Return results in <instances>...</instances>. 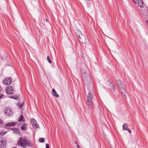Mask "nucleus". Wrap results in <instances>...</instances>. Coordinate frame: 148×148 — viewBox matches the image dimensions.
<instances>
[{
  "mask_svg": "<svg viewBox=\"0 0 148 148\" xmlns=\"http://www.w3.org/2000/svg\"><path fill=\"white\" fill-rule=\"evenodd\" d=\"M17 145L21 146L23 148H26L27 145L29 147H32L33 146V143L28 140L26 138H23L20 137L19 140L17 141Z\"/></svg>",
  "mask_w": 148,
  "mask_h": 148,
  "instance_id": "nucleus-1",
  "label": "nucleus"
},
{
  "mask_svg": "<svg viewBox=\"0 0 148 148\" xmlns=\"http://www.w3.org/2000/svg\"><path fill=\"white\" fill-rule=\"evenodd\" d=\"M116 83L119 88L121 89L120 92L121 97L124 100H125L127 99V96L126 94V91L124 88V86L123 83L120 80H117L116 81Z\"/></svg>",
  "mask_w": 148,
  "mask_h": 148,
  "instance_id": "nucleus-2",
  "label": "nucleus"
},
{
  "mask_svg": "<svg viewBox=\"0 0 148 148\" xmlns=\"http://www.w3.org/2000/svg\"><path fill=\"white\" fill-rule=\"evenodd\" d=\"M76 34L77 36L79 41L84 43H86V36L84 35L79 30H77Z\"/></svg>",
  "mask_w": 148,
  "mask_h": 148,
  "instance_id": "nucleus-3",
  "label": "nucleus"
},
{
  "mask_svg": "<svg viewBox=\"0 0 148 148\" xmlns=\"http://www.w3.org/2000/svg\"><path fill=\"white\" fill-rule=\"evenodd\" d=\"M7 142L5 139L2 138L0 139V148H5Z\"/></svg>",
  "mask_w": 148,
  "mask_h": 148,
  "instance_id": "nucleus-4",
  "label": "nucleus"
},
{
  "mask_svg": "<svg viewBox=\"0 0 148 148\" xmlns=\"http://www.w3.org/2000/svg\"><path fill=\"white\" fill-rule=\"evenodd\" d=\"M4 112L5 114L7 116H10L13 114L11 109L9 107H6L5 108Z\"/></svg>",
  "mask_w": 148,
  "mask_h": 148,
  "instance_id": "nucleus-5",
  "label": "nucleus"
},
{
  "mask_svg": "<svg viewBox=\"0 0 148 148\" xmlns=\"http://www.w3.org/2000/svg\"><path fill=\"white\" fill-rule=\"evenodd\" d=\"M12 82V79L10 77L5 78L3 81V83L5 84L8 85H10Z\"/></svg>",
  "mask_w": 148,
  "mask_h": 148,
  "instance_id": "nucleus-6",
  "label": "nucleus"
},
{
  "mask_svg": "<svg viewBox=\"0 0 148 148\" xmlns=\"http://www.w3.org/2000/svg\"><path fill=\"white\" fill-rule=\"evenodd\" d=\"M6 93L9 95H11L13 94L14 92V90L13 88L11 86H9L7 87L6 88Z\"/></svg>",
  "mask_w": 148,
  "mask_h": 148,
  "instance_id": "nucleus-7",
  "label": "nucleus"
},
{
  "mask_svg": "<svg viewBox=\"0 0 148 148\" xmlns=\"http://www.w3.org/2000/svg\"><path fill=\"white\" fill-rule=\"evenodd\" d=\"M31 122L33 125L34 128L36 129L38 128L39 125L37 123L36 121L34 119H31Z\"/></svg>",
  "mask_w": 148,
  "mask_h": 148,
  "instance_id": "nucleus-8",
  "label": "nucleus"
},
{
  "mask_svg": "<svg viewBox=\"0 0 148 148\" xmlns=\"http://www.w3.org/2000/svg\"><path fill=\"white\" fill-rule=\"evenodd\" d=\"M94 98L93 93L92 91H90L88 93L87 96V100L92 101Z\"/></svg>",
  "mask_w": 148,
  "mask_h": 148,
  "instance_id": "nucleus-9",
  "label": "nucleus"
},
{
  "mask_svg": "<svg viewBox=\"0 0 148 148\" xmlns=\"http://www.w3.org/2000/svg\"><path fill=\"white\" fill-rule=\"evenodd\" d=\"M122 127H123V130H127L130 133H131V131L128 128V125L127 123H125L123 125Z\"/></svg>",
  "mask_w": 148,
  "mask_h": 148,
  "instance_id": "nucleus-10",
  "label": "nucleus"
},
{
  "mask_svg": "<svg viewBox=\"0 0 148 148\" xmlns=\"http://www.w3.org/2000/svg\"><path fill=\"white\" fill-rule=\"evenodd\" d=\"M92 101L87 100V103L88 105V108L90 109L92 108L93 106V104L92 103Z\"/></svg>",
  "mask_w": 148,
  "mask_h": 148,
  "instance_id": "nucleus-11",
  "label": "nucleus"
},
{
  "mask_svg": "<svg viewBox=\"0 0 148 148\" xmlns=\"http://www.w3.org/2000/svg\"><path fill=\"white\" fill-rule=\"evenodd\" d=\"M16 123L15 122H11L9 123H6L5 125V126H14L16 124Z\"/></svg>",
  "mask_w": 148,
  "mask_h": 148,
  "instance_id": "nucleus-12",
  "label": "nucleus"
},
{
  "mask_svg": "<svg viewBox=\"0 0 148 148\" xmlns=\"http://www.w3.org/2000/svg\"><path fill=\"white\" fill-rule=\"evenodd\" d=\"M52 91L53 94L54 96L56 97L57 98H58L59 97V95L57 94L55 89H52Z\"/></svg>",
  "mask_w": 148,
  "mask_h": 148,
  "instance_id": "nucleus-13",
  "label": "nucleus"
},
{
  "mask_svg": "<svg viewBox=\"0 0 148 148\" xmlns=\"http://www.w3.org/2000/svg\"><path fill=\"white\" fill-rule=\"evenodd\" d=\"M27 128V125L25 123H23L21 127V129L23 130H25Z\"/></svg>",
  "mask_w": 148,
  "mask_h": 148,
  "instance_id": "nucleus-14",
  "label": "nucleus"
},
{
  "mask_svg": "<svg viewBox=\"0 0 148 148\" xmlns=\"http://www.w3.org/2000/svg\"><path fill=\"white\" fill-rule=\"evenodd\" d=\"M138 4L140 7H143V0H138Z\"/></svg>",
  "mask_w": 148,
  "mask_h": 148,
  "instance_id": "nucleus-15",
  "label": "nucleus"
},
{
  "mask_svg": "<svg viewBox=\"0 0 148 148\" xmlns=\"http://www.w3.org/2000/svg\"><path fill=\"white\" fill-rule=\"evenodd\" d=\"M18 121L20 122H23L24 121L23 119V116L22 115H21L20 117H19Z\"/></svg>",
  "mask_w": 148,
  "mask_h": 148,
  "instance_id": "nucleus-16",
  "label": "nucleus"
},
{
  "mask_svg": "<svg viewBox=\"0 0 148 148\" xmlns=\"http://www.w3.org/2000/svg\"><path fill=\"white\" fill-rule=\"evenodd\" d=\"M10 97L16 100H18L19 99L18 96L17 95H12Z\"/></svg>",
  "mask_w": 148,
  "mask_h": 148,
  "instance_id": "nucleus-17",
  "label": "nucleus"
},
{
  "mask_svg": "<svg viewBox=\"0 0 148 148\" xmlns=\"http://www.w3.org/2000/svg\"><path fill=\"white\" fill-rule=\"evenodd\" d=\"M39 141L41 143H44L45 141V139L43 138H40L39 139Z\"/></svg>",
  "mask_w": 148,
  "mask_h": 148,
  "instance_id": "nucleus-18",
  "label": "nucleus"
},
{
  "mask_svg": "<svg viewBox=\"0 0 148 148\" xmlns=\"http://www.w3.org/2000/svg\"><path fill=\"white\" fill-rule=\"evenodd\" d=\"M47 59L48 62L50 63H52L50 59V58L49 56H48L47 57Z\"/></svg>",
  "mask_w": 148,
  "mask_h": 148,
  "instance_id": "nucleus-19",
  "label": "nucleus"
},
{
  "mask_svg": "<svg viewBox=\"0 0 148 148\" xmlns=\"http://www.w3.org/2000/svg\"><path fill=\"white\" fill-rule=\"evenodd\" d=\"M2 90V88L0 86V92ZM3 96V95L2 94H0V99Z\"/></svg>",
  "mask_w": 148,
  "mask_h": 148,
  "instance_id": "nucleus-20",
  "label": "nucleus"
},
{
  "mask_svg": "<svg viewBox=\"0 0 148 148\" xmlns=\"http://www.w3.org/2000/svg\"><path fill=\"white\" fill-rule=\"evenodd\" d=\"M115 88H114V86H113V88H112L111 89V91L112 92H114L115 91Z\"/></svg>",
  "mask_w": 148,
  "mask_h": 148,
  "instance_id": "nucleus-21",
  "label": "nucleus"
},
{
  "mask_svg": "<svg viewBox=\"0 0 148 148\" xmlns=\"http://www.w3.org/2000/svg\"><path fill=\"white\" fill-rule=\"evenodd\" d=\"M12 130L14 131V132H16L17 131V129L15 128H13L12 129Z\"/></svg>",
  "mask_w": 148,
  "mask_h": 148,
  "instance_id": "nucleus-22",
  "label": "nucleus"
},
{
  "mask_svg": "<svg viewBox=\"0 0 148 148\" xmlns=\"http://www.w3.org/2000/svg\"><path fill=\"white\" fill-rule=\"evenodd\" d=\"M46 148H49V145L48 144H46Z\"/></svg>",
  "mask_w": 148,
  "mask_h": 148,
  "instance_id": "nucleus-23",
  "label": "nucleus"
},
{
  "mask_svg": "<svg viewBox=\"0 0 148 148\" xmlns=\"http://www.w3.org/2000/svg\"><path fill=\"white\" fill-rule=\"evenodd\" d=\"M23 105V103L21 105H20V107H19L20 108H21L22 107Z\"/></svg>",
  "mask_w": 148,
  "mask_h": 148,
  "instance_id": "nucleus-24",
  "label": "nucleus"
},
{
  "mask_svg": "<svg viewBox=\"0 0 148 148\" xmlns=\"http://www.w3.org/2000/svg\"><path fill=\"white\" fill-rule=\"evenodd\" d=\"M3 122L2 121V120L0 119V124H2Z\"/></svg>",
  "mask_w": 148,
  "mask_h": 148,
  "instance_id": "nucleus-25",
  "label": "nucleus"
},
{
  "mask_svg": "<svg viewBox=\"0 0 148 148\" xmlns=\"http://www.w3.org/2000/svg\"><path fill=\"white\" fill-rule=\"evenodd\" d=\"M146 23L148 25V20L146 21Z\"/></svg>",
  "mask_w": 148,
  "mask_h": 148,
  "instance_id": "nucleus-26",
  "label": "nucleus"
},
{
  "mask_svg": "<svg viewBox=\"0 0 148 148\" xmlns=\"http://www.w3.org/2000/svg\"><path fill=\"white\" fill-rule=\"evenodd\" d=\"M77 147L78 148H79V146L78 145H77Z\"/></svg>",
  "mask_w": 148,
  "mask_h": 148,
  "instance_id": "nucleus-27",
  "label": "nucleus"
},
{
  "mask_svg": "<svg viewBox=\"0 0 148 148\" xmlns=\"http://www.w3.org/2000/svg\"><path fill=\"white\" fill-rule=\"evenodd\" d=\"M75 144H77V142L76 141L75 142Z\"/></svg>",
  "mask_w": 148,
  "mask_h": 148,
  "instance_id": "nucleus-28",
  "label": "nucleus"
},
{
  "mask_svg": "<svg viewBox=\"0 0 148 148\" xmlns=\"http://www.w3.org/2000/svg\"><path fill=\"white\" fill-rule=\"evenodd\" d=\"M135 3H136L134 0H132Z\"/></svg>",
  "mask_w": 148,
  "mask_h": 148,
  "instance_id": "nucleus-29",
  "label": "nucleus"
}]
</instances>
